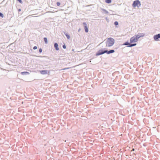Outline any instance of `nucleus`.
Masks as SVG:
<instances>
[{
	"mask_svg": "<svg viewBox=\"0 0 160 160\" xmlns=\"http://www.w3.org/2000/svg\"><path fill=\"white\" fill-rule=\"evenodd\" d=\"M145 34L138 33L137 35H135L132 37L130 40H138L140 37L144 36Z\"/></svg>",
	"mask_w": 160,
	"mask_h": 160,
	"instance_id": "1",
	"label": "nucleus"
},
{
	"mask_svg": "<svg viewBox=\"0 0 160 160\" xmlns=\"http://www.w3.org/2000/svg\"><path fill=\"white\" fill-rule=\"evenodd\" d=\"M141 4L140 1L139 0H137L134 1L132 4V6L133 7H135L137 6L138 7H140Z\"/></svg>",
	"mask_w": 160,
	"mask_h": 160,
	"instance_id": "2",
	"label": "nucleus"
},
{
	"mask_svg": "<svg viewBox=\"0 0 160 160\" xmlns=\"http://www.w3.org/2000/svg\"><path fill=\"white\" fill-rule=\"evenodd\" d=\"M115 41H106L105 42L106 47H110L112 46L114 43Z\"/></svg>",
	"mask_w": 160,
	"mask_h": 160,
	"instance_id": "3",
	"label": "nucleus"
},
{
	"mask_svg": "<svg viewBox=\"0 0 160 160\" xmlns=\"http://www.w3.org/2000/svg\"><path fill=\"white\" fill-rule=\"evenodd\" d=\"M105 53H106L105 50H103L102 49H100L96 53V56H99Z\"/></svg>",
	"mask_w": 160,
	"mask_h": 160,
	"instance_id": "4",
	"label": "nucleus"
},
{
	"mask_svg": "<svg viewBox=\"0 0 160 160\" xmlns=\"http://www.w3.org/2000/svg\"><path fill=\"white\" fill-rule=\"evenodd\" d=\"M123 45H128V47H132L135 46L136 45V43L131 44V43L128 42H126L125 43L123 44Z\"/></svg>",
	"mask_w": 160,
	"mask_h": 160,
	"instance_id": "5",
	"label": "nucleus"
},
{
	"mask_svg": "<svg viewBox=\"0 0 160 160\" xmlns=\"http://www.w3.org/2000/svg\"><path fill=\"white\" fill-rule=\"evenodd\" d=\"M83 24L84 26V28L85 30V31L86 32H88V29L87 26V23L85 22H83Z\"/></svg>",
	"mask_w": 160,
	"mask_h": 160,
	"instance_id": "6",
	"label": "nucleus"
},
{
	"mask_svg": "<svg viewBox=\"0 0 160 160\" xmlns=\"http://www.w3.org/2000/svg\"><path fill=\"white\" fill-rule=\"evenodd\" d=\"M115 52V51L114 50H111L109 51H108L107 50H105V52L107 53V54H110V53H112Z\"/></svg>",
	"mask_w": 160,
	"mask_h": 160,
	"instance_id": "7",
	"label": "nucleus"
},
{
	"mask_svg": "<svg viewBox=\"0 0 160 160\" xmlns=\"http://www.w3.org/2000/svg\"><path fill=\"white\" fill-rule=\"evenodd\" d=\"M153 38L155 40H157V39H158L159 38H160V34H158L155 35L153 37Z\"/></svg>",
	"mask_w": 160,
	"mask_h": 160,
	"instance_id": "8",
	"label": "nucleus"
},
{
	"mask_svg": "<svg viewBox=\"0 0 160 160\" xmlns=\"http://www.w3.org/2000/svg\"><path fill=\"white\" fill-rule=\"evenodd\" d=\"M47 71L46 70H41L40 71V73L42 75L46 74L47 73Z\"/></svg>",
	"mask_w": 160,
	"mask_h": 160,
	"instance_id": "9",
	"label": "nucleus"
},
{
	"mask_svg": "<svg viewBox=\"0 0 160 160\" xmlns=\"http://www.w3.org/2000/svg\"><path fill=\"white\" fill-rule=\"evenodd\" d=\"M54 48L56 50L58 51L59 50V48H58V45L57 43H55L54 44Z\"/></svg>",
	"mask_w": 160,
	"mask_h": 160,
	"instance_id": "10",
	"label": "nucleus"
},
{
	"mask_svg": "<svg viewBox=\"0 0 160 160\" xmlns=\"http://www.w3.org/2000/svg\"><path fill=\"white\" fill-rule=\"evenodd\" d=\"M21 74L22 75H27L29 74V73L28 72H21Z\"/></svg>",
	"mask_w": 160,
	"mask_h": 160,
	"instance_id": "11",
	"label": "nucleus"
},
{
	"mask_svg": "<svg viewBox=\"0 0 160 160\" xmlns=\"http://www.w3.org/2000/svg\"><path fill=\"white\" fill-rule=\"evenodd\" d=\"M101 9L102 11L104 12L105 14H108V12L107 10H106V9H103V8H101Z\"/></svg>",
	"mask_w": 160,
	"mask_h": 160,
	"instance_id": "12",
	"label": "nucleus"
},
{
	"mask_svg": "<svg viewBox=\"0 0 160 160\" xmlns=\"http://www.w3.org/2000/svg\"><path fill=\"white\" fill-rule=\"evenodd\" d=\"M65 34V35L67 37V38L68 39H69L70 38V36L67 33H64Z\"/></svg>",
	"mask_w": 160,
	"mask_h": 160,
	"instance_id": "13",
	"label": "nucleus"
},
{
	"mask_svg": "<svg viewBox=\"0 0 160 160\" xmlns=\"http://www.w3.org/2000/svg\"><path fill=\"white\" fill-rule=\"evenodd\" d=\"M111 2V0H105V2L107 3H110Z\"/></svg>",
	"mask_w": 160,
	"mask_h": 160,
	"instance_id": "14",
	"label": "nucleus"
},
{
	"mask_svg": "<svg viewBox=\"0 0 160 160\" xmlns=\"http://www.w3.org/2000/svg\"><path fill=\"white\" fill-rule=\"evenodd\" d=\"M63 68V69H61L59 70V71H62V70H67V69H69V68Z\"/></svg>",
	"mask_w": 160,
	"mask_h": 160,
	"instance_id": "15",
	"label": "nucleus"
},
{
	"mask_svg": "<svg viewBox=\"0 0 160 160\" xmlns=\"http://www.w3.org/2000/svg\"><path fill=\"white\" fill-rule=\"evenodd\" d=\"M114 24L115 25H118V22L115 21V22H114Z\"/></svg>",
	"mask_w": 160,
	"mask_h": 160,
	"instance_id": "16",
	"label": "nucleus"
},
{
	"mask_svg": "<svg viewBox=\"0 0 160 160\" xmlns=\"http://www.w3.org/2000/svg\"><path fill=\"white\" fill-rule=\"evenodd\" d=\"M107 40H114V39L113 38H107Z\"/></svg>",
	"mask_w": 160,
	"mask_h": 160,
	"instance_id": "17",
	"label": "nucleus"
},
{
	"mask_svg": "<svg viewBox=\"0 0 160 160\" xmlns=\"http://www.w3.org/2000/svg\"><path fill=\"white\" fill-rule=\"evenodd\" d=\"M0 16L2 18L3 17V14L1 13V12H0Z\"/></svg>",
	"mask_w": 160,
	"mask_h": 160,
	"instance_id": "18",
	"label": "nucleus"
},
{
	"mask_svg": "<svg viewBox=\"0 0 160 160\" xmlns=\"http://www.w3.org/2000/svg\"><path fill=\"white\" fill-rule=\"evenodd\" d=\"M42 48H40L39 49V53H41V52H42Z\"/></svg>",
	"mask_w": 160,
	"mask_h": 160,
	"instance_id": "19",
	"label": "nucleus"
},
{
	"mask_svg": "<svg viewBox=\"0 0 160 160\" xmlns=\"http://www.w3.org/2000/svg\"><path fill=\"white\" fill-rule=\"evenodd\" d=\"M60 4V3L59 2H57V5L58 6H59Z\"/></svg>",
	"mask_w": 160,
	"mask_h": 160,
	"instance_id": "20",
	"label": "nucleus"
},
{
	"mask_svg": "<svg viewBox=\"0 0 160 160\" xmlns=\"http://www.w3.org/2000/svg\"><path fill=\"white\" fill-rule=\"evenodd\" d=\"M62 47L64 49H65L66 48V46L65 44H64L63 45Z\"/></svg>",
	"mask_w": 160,
	"mask_h": 160,
	"instance_id": "21",
	"label": "nucleus"
},
{
	"mask_svg": "<svg viewBox=\"0 0 160 160\" xmlns=\"http://www.w3.org/2000/svg\"><path fill=\"white\" fill-rule=\"evenodd\" d=\"M18 1L21 3H22V2L21 0H18Z\"/></svg>",
	"mask_w": 160,
	"mask_h": 160,
	"instance_id": "22",
	"label": "nucleus"
},
{
	"mask_svg": "<svg viewBox=\"0 0 160 160\" xmlns=\"http://www.w3.org/2000/svg\"><path fill=\"white\" fill-rule=\"evenodd\" d=\"M37 48V46H34L33 48V49L34 50H36Z\"/></svg>",
	"mask_w": 160,
	"mask_h": 160,
	"instance_id": "23",
	"label": "nucleus"
},
{
	"mask_svg": "<svg viewBox=\"0 0 160 160\" xmlns=\"http://www.w3.org/2000/svg\"><path fill=\"white\" fill-rule=\"evenodd\" d=\"M130 41V42L131 43H132V42H136L137 41Z\"/></svg>",
	"mask_w": 160,
	"mask_h": 160,
	"instance_id": "24",
	"label": "nucleus"
},
{
	"mask_svg": "<svg viewBox=\"0 0 160 160\" xmlns=\"http://www.w3.org/2000/svg\"><path fill=\"white\" fill-rule=\"evenodd\" d=\"M43 39V40H47V39L46 38H44Z\"/></svg>",
	"mask_w": 160,
	"mask_h": 160,
	"instance_id": "25",
	"label": "nucleus"
},
{
	"mask_svg": "<svg viewBox=\"0 0 160 160\" xmlns=\"http://www.w3.org/2000/svg\"><path fill=\"white\" fill-rule=\"evenodd\" d=\"M45 41V43H46V44L48 43V41Z\"/></svg>",
	"mask_w": 160,
	"mask_h": 160,
	"instance_id": "26",
	"label": "nucleus"
},
{
	"mask_svg": "<svg viewBox=\"0 0 160 160\" xmlns=\"http://www.w3.org/2000/svg\"><path fill=\"white\" fill-rule=\"evenodd\" d=\"M21 11V9H18V11L20 12Z\"/></svg>",
	"mask_w": 160,
	"mask_h": 160,
	"instance_id": "27",
	"label": "nucleus"
},
{
	"mask_svg": "<svg viewBox=\"0 0 160 160\" xmlns=\"http://www.w3.org/2000/svg\"><path fill=\"white\" fill-rule=\"evenodd\" d=\"M103 42H102L101 43H100V45H101V44H102L103 43Z\"/></svg>",
	"mask_w": 160,
	"mask_h": 160,
	"instance_id": "28",
	"label": "nucleus"
},
{
	"mask_svg": "<svg viewBox=\"0 0 160 160\" xmlns=\"http://www.w3.org/2000/svg\"><path fill=\"white\" fill-rule=\"evenodd\" d=\"M132 151H134V149H133L132 150Z\"/></svg>",
	"mask_w": 160,
	"mask_h": 160,
	"instance_id": "29",
	"label": "nucleus"
},
{
	"mask_svg": "<svg viewBox=\"0 0 160 160\" xmlns=\"http://www.w3.org/2000/svg\"><path fill=\"white\" fill-rule=\"evenodd\" d=\"M107 39H105V40H107Z\"/></svg>",
	"mask_w": 160,
	"mask_h": 160,
	"instance_id": "30",
	"label": "nucleus"
},
{
	"mask_svg": "<svg viewBox=\"0 0 160 160\" xmlns=\"http://www.w3.org/2000/svg\"><path fill=\"white\" fill-rule=\"evenodd\" d=\"M107 39H105V40H107Z\"/></svg>",
	"mask_w": 160,
	"mask_h": 160,
	"instance_id": "31",
	"label": "nucleus"
}]
</instances>
